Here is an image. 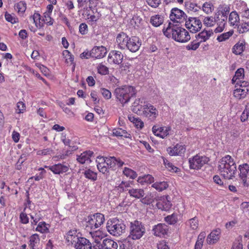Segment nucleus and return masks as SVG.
<instances>
[{"instance_id": "obj_14", "label": "nucleus", "mask_w": 249, "mask_h": 249, "mask_svg": "<svg viewBox=\"0 0 249 249\" xmlns=\"http://www.w3.org/2000/svg\"><path fill=\"white\" fill-rule=\"evenodd\" d=\"M75 249H91L92 245L90 241L85 237L80 236L72 244Z\"/></svg>"}, {"instance_id": "obj_37", "label": "nucleus", "mask_w": 249, "mask_h": 249, "mask_svg": "<svg viewBox=\"0 0 249 249\" xmlns=\"http://www.w3.org/2000/svg\"><path fill=\"white\" fill-rule=\"evenodd\" d=\"M178 216L179 215L178 213H173L165 217L164 220L168 224L174 225L178 222Z\"/></svg>"}, {"instance_id": "obj_30", "label": "nucleus", "mask_w": 249, "mask_h": 249, "mask_svg": "<svg viewBox=\"0 0 249 249\" xmlns=\"http://www.w3.org/2000/svg\"><path fill=\"white\" fill-rule=\"evenodd\" d=\"M164 21L163 17L159 15L152 16L150 18V22L155 27H159Z\"/></svg>"}, {"instance_id": "obj_22", "label": "nucleus", "mask_w": 249, "mask_h": 249, "mask_svg": "<svg viewBox=\"0 0 249 249\" xmlns=\"http://www.w3.org/2000/svg\"><path fill=\"white\" fill-rule=\"evenodd\" d=\"M220 233L219 229L213 231L207 236V243L209 245L216 243L219 239Z\"/></svg>"}, {"instance_id": "obj_63", "label": "nucleus", "mask_w": 249, "mask_h": 249, "mask_svg": "<svg viewBox=\"0 0 249 249\" xmlns=\"http://www.w3.org/2000/svg\"><path fill=\"white\" fill-rule=\"evenodd\" d=\"M79 30L82 35H86L88 33V26L85 23H82L79 25Z\"/></svg>"}, {"instance_id": "obj_36", "label": "nucleus", "mask_w": 249, "mask_h": 249, "mask_svg": "<svg viewBox=\"0 0 249 249\" xmlns=\"http://www.w3.org/2000/svg\"><path fill=\"white\" fill-rule=\"evenodd\" d=\"M152 187L159 192H161L168 187V184L165 181L156 182L152 185Z\"/></svg>"}, {"instance_id": "obj_7", "label": "nucleus", "mask_w": 249, "mask_h": 249, "mask_svg": "<svg viewBox=\"0 0 249 249\" xmlns=\"http://www.w3.org/2000/svg\"><path fill=\"white\" fill-rule=\"evenodd\" d=\"M142 115L150 122H154L159 116V112L154 106L147 103L143 106Z\"/></svg>"}, {"instance_id": "obj_29", "label": "nucleus", "mask_w": 249, "mask_h": 249, "mask_svg": "<svg viewBox=\"0 0 249 249\" xmlns=\"http://www.w3.org/2000/svg\"><path fill=\"white\" fill-rule=\"evenodd\" d=\"M245 48V42L244 41L238 42L233 46L232 51L235 54L240 55L244 51Z\"/></svg>"}, {"instance_id": "obj_26", "label": "nucleus", "mask_w": 249, "mask_h": 249, "mask_svg": "<svg viewBox=\"0 0 249 249\" xmlns=\"http://www.w3.org/2000/svg\"><path fill=\"white\" fill-rule=\"evenodd\" d=\"M127 190L130 196L136 199L141 198L145 195L144 191L142 189L130 187V188L127 189Z\"/></svg>"}, {"instance_id": "obj_64", "label": "nucleus", "mask_w": 249, "mask_h": 249, "mask_svg": "<svg viewBox=\"0 0 249 249\" xmlns=\"http://www.w3.org/2000/svg\"><path fill=\"white\" fill-rule=\"evenodd\" d=\"M236 85L239 86V88L243 89H244L249 91V83L248 82L240 81V82L237 83Z\"/></svg>"}, {"instance_id": "obj_41", "label": "nucleus", "mask_w": 249, "mask_h": 249, "mask_svg": "<svg viewBox=\"0 0 249 249\" xmlns=\"http://www.w3.org/2000/svg\"><path fill=\"white\" fill-rule=\"evenodd\" d=\"M63 55L66 59L67 64H72L73 63L74 56L68 50H64L63 52Z\"/></svg>"}, {"instance_id": "obj_51", "label": "nucleus", "mask_w": 249, "mask_h": 249, "mask_svg": "<svg viewBox=\"0 0 249 249\" xmlns=\"http://www.w3.org/2000/svg\"><path fill=\"white\" fill-rule=\"evenodd\" d=\"M4 16L6 21L11 23L12 24H15L18 22V20L17 18L9 14L7 12H5Z\"/></svg>"}, {"instance_id": "obj_44", "label": "nucleus", "mask_w": 249, "mask_h": 249, "mask_svg": "<svg viewBox=\"0 0 249 249\" xmlns=\"http://www.w3.org/2000/svg\"><path fill=\"white\" fill-rule=\"evenodd\" d=\"M130 183L129 182L122 181V182L117 186V189L119 192H123L125 191H127L128 188H130Z\"/></svg>"}, {"instance_id": "obj_40", "label": "nucleus", "mask_w": 249, "mask_h": 249, "mask_svg": "<svg viewBox=\"0 0 249 249\" xmlns=\"http://www.w3.org/2000/svg\"><path fill=\"white\" fill-rule=\"evenodd\" d=\"M240 33H244L249 31V21H241L237 26Z\"/></svg>"}, {"instance_id": "obj_13", "label": "nucleus", "mask_w": 249, "mask_h": 249, "mask_svg": "<svg viewBox=\"0 0 249 249\" xmlns=\"http://www.w3.org/2000/svg\"><path fill=\"white\" fill-rule=\"evenodd\" d=\"M124 55L121 52L113 50L111 51L107 57V61L110 64H120L122 63Z\"/></svg>"}, {"instance_id": "obj_42", "label": "nucleus", "mask_w": 249, "mask_h": 249, "mask_svg": "<svg viewBox=\"0 0 249 249\" xmlns=\"http://www.w3.org/2000/svg\"><path fill=\"white\" fill-rule=\"evenodd\" d=\"M123 174L127 177H129L132 179H134L137 177V174L136 172L127 167H125L124 168L123 170Z\"/></svg>"}, {"instance_id": "obj_34", "label": "nucleus", "mask_w": 249, "mask_h": 249, "mask_svg": "<svg viewBox=\"0 0 249 249\" xmlns=\"http://www.w3.org/2000/svg\"><path fill=\"white\" fill-rule=\"evenodd\" d=\"M142 102L140 99L135 100L132 105V110L133 112L140 114L142 110H143V106L142 105Z\"/></svg>"}, {"instance_id": "obj_47", "label": "nucleus", "mask_w": 249, "mask_h": 249, "mask_svg": "<svg viewBox=\"0 0 249 249\" xmlns=\"http://www.w3.org/2000/svg\"><path fill=\"white\" fill-rule=\"evenodd\" d=\"M215 21L216 19H215L214 18H213V17H205L203 19L204 24L208 27H211L214 25Z\"/></svg>"}, {"instance_id": "obj_6", "label": "nucleus", "mask_w": 249, "mask_h": 249, "mask_svg": "<svg viewBox=\"0 0 249 249\" xmlns=\"http://www.w3.org/2000/svg\"><path fill=\"white\" fill-rule=\"evenodd\" d=\"M126 226L122 219L113 218L109 219L107 224L108 232L115 236H119L125 232Z\"/></svg>"}, {"instance_id": "obj_1", "label": "nucleus", "mask_w": 249, "mask_h": 249, "mask_svg": "<svg viewBox=\"0 0 249 249\" xmlns=\"http://www.w3.org/2000/svg\"><path fill=\"white\" fill-rule=\"evenodd\" d=\"M178 24L173 25L169 23L166 29H163L164 35L168 38L172 37L176 41L184 43L189 41L190 36L189 32L184 28L178 26Z\"/></svg>"}, {"instance_id": "obj_45", "label": "nucleus", "mask_w": 249, "mask_h": 249, "mask_svg": "<svg viewBox=\"0 0 249 249\" xmlns=\"http://www.w3.org/2000/svg\"><path fill=\"white\" fill-rule=\"evenodd\" d=\"M98 72L101 75H106L109 72L108 68L102 63L99 64L97 67Z\"/></svg>"}, {"instance_id": "obj_32", "label": "nucleus", "mask_w": 249, "mask_h": 249, "mask_svg": "<svg viewBox=\"0 0 249 249\" xmlns=\"http://www.w3.org/2000/svg\"><path fill=\"white\" fill-rule=\"evenodd\" d=\"M113 136L116 137H124L126 138H131V135L128 133L126 130L122 128H114L112 130Z\"/></svg>"}, {"instance_id": "obj_2", "label": "nucleus", "mask_w": 249, "mask_h": 249, "mask_svg": "<svg viewBox=\"0 0 249 249\" xmlns=\"http://www.w3.org/2000/svg\"><path fill=\"white\" fill-rule=\"evenodd\" d=\"M218 169L221 176L226 179H232L237 172L235 162L230 155H226L220 160Z\"/></svg>"}, {"instance_id": "obj_58", "label": "nucleus", "mask_w": 249, "mask_h": 249, "mask_svg": "<svg viewBox=\"0 0 249 249\" xmlns=\"http://www.w3.org/2000/svg\"><path fill=\"white\" fill-rule=\"evenodd\" d=\"M163 161L165 166L166 168H168L169 170L173 171L175 172L177 171L178 168L173 165V164L167 160H164Z\"/></svg>"}, {"instance_id": "obj_38", "label": "nucleus", "mask_w": 249, "mask_h": 249, "mask_svg": "<svg viewBox=\"0 0 249 249\" xmlns=\"http://www.w3.org/2000/svg\"><path fill=\"white\" fill-rule=\"evenodd\" d=\"M48 224L45 222H40L36 228V231L41 233H46L49 232Z\"/></svg>"}, {"instance_id": "obj_57", "label": "nucleus", "mask_w": 249, "mask_h": 249, "mask_svg": "<svg viewBox=\"0 0 249 249\" xmlns=\"http://www.w3.org/2000/svg\"><path fill=\"white\" fill-rule=\"evenodd\" d=\"M71 154V151L70 150H66L63 153H61L59 155L56 156V158H57L58 160H64L66 159L68 157H69L70 155Z\"/></svg>"}, {"instance_id": "obj_31", "label": "nucleus", "mask_w": 249, "mask_h": 249, "mask_svg": "<svg viewBox=\"0 0 249 249\" xmlns=\"http://www.w3.org/2000/svg\"><path fill=\"white\" fill-rule=\"evenodd\" d=\"M229 21L232 26H237L240 23V19L238 15L235 11L231 13L229 18Z\"/></svg>"}, {"instance_id": "obj_19", "label": "nucleus", "mask_w": 249, "mask_h": 249, "mask_svg": "<svg viewBox=\"0 0 249 249\" xmlns=\"http://www.w3.org/2000/svg\"><path fill=\"white\" fill-rule=\"evenodd\" d=\"M240 171L239 177L242 180V182L245 186H248L247 183V178L249 175V165L247 163H244L239 166Z\"/></svg>"}, {"instance_id": "obj_35", "label": "nucleus", "mask_w": 249, "mask_h": 249, "mask_svg": "<svg viewBox=\"0 0 249 249\" xmlns=\"http://www.w3.org/2000/svg\"><path fill=\"white\" fill-rule=\"evenodd\" d=\"M249 90L237 88L233 91V95L235 97L238 99L244 98L248 94Z\"/></svg>"}, {"instance_id": "obj_11", "label": "nucleus", "mask_w": 249, "mask_h": 249, "mask_svg": "<svg viewBox=\"0 0 249 249\" xmlns=\"http://www.w3.org/2000/svg\"><path fill=\"white\" fill-rule=\"evenodd\" d=\"M186 27L190 32L195 33L200 30L202 23L200 19L196 18L190 17L185 22Z\"/></svg>"}, {"instance_id": "obj_62", "label": "nucleus", "mask_w": 249, "mask_h": 249, "mask_svg": "<svg viewBox=\"0 0 249 249\" xmlns=\"http://www.w3.org/2000/svg\"><path fill=\"white\" fill-rule=\"evenodd\" d=\"M146 2L151 7L157 8L160 3V0H146Z\"/></svg>"}, {"instance_id": "obj_15", "label": "nucleus", "mask_w": 249, "mask_h": 249, "mask_svg": "<svg viewBox=\"0 0 249 249\" xmlns=\"http://www.w3.org/2000/svg\"><path fill=\"white\" fill-rule=\"evenodd\" d=\"M152 231L154 235L163 237L167 234L168 228L165 224L159 223L153 227Z\"/></svg>"}, {"instance_id": "obj_23", "label": "nucleus", "mask_w": 249, "mask_h": 249, "mask_svg": "<svg viewBox=\"0 0 249 249\" xmlns=\"http://www.w3.org/2000/svg\"><path fill=\"white\" fill-rule=\"evenodd\" d=\"M93 152L91 151H86L80 155L77 156V160L81 164H84L86 162L90 163L91 162L90 158L92 156Z\"/></svg>"}, {"instance_id": "obj_55", "label": "nucleus", "mask_w": 249, "mask_h": 249, "mask_svg": "<svg viewBox=\"0 0 249 249\" xmlns=\"http://www.w3.org/2000/svg\"><path fill=\"white\" fill-rule=\"evenodd\" d=\"M97 167L99 172H101L104 174H107L109 172V168L107 165L106 162L100 165H97Z\"/></svg>"}, {"instance_id": "obj_48", "label": "nucleus", "mask_w": 249, "mask_h": 249, "mask_svg": "<svg viewBox=\"0 0 249 249\" xmlns=\"http://www.w3.org/2000/svg\"><path fill=\"white\" fill-rule=\"evenodd\" d=\"M15 8L18 13H23L26 9V4L24 1H19L15 5Z\"/></svg>"}, {"instance_id": "obj_4", "label": "nucleus", "mask_w": 249, "mask_h": 249, "mask_svg": "<svg viewBox=\"0 0 249 249\" xmlns=\"http://www.w3.org/2000/svg\"><path fill=\"white\" fill-rule=\"evenodd\" d=\"M104 222V215L101 213H96L89 215L86 218L84 226L85 230L92 234V231L97 230Z\"/></svg>"}, {"instance_id": "obj_20", "label": "nucleus", "mask_w": 249, "mask_h": 249, "mask_svg": "<svg viewBox=\"0 0 249 249\" xmlns=\"http://www.w3.org/2000/svg\"><path fill=\"white\" fill-rule=\"evenodd\" d=\"M167 151L170 156L181 155L185 153L186 148L184 145L177 144L173 147H168Z\"/></svg>"}, {"instance_id": "obj_33", "label": "nucleus", "mask_w": 249, "mask_h": 249, "mask_svg": "<svg viewBox=\"0 0 249 249\" xmlns=\"http://www.w3.org/2000/svg\"><path fill=\"white\" fill-rule=\"evenodd\" d=\"M157 207L162 211H167L172 206V204L167 198L161 201L158 202L157 204Z\"/></svg>"}, {"instance_id": "obj_18", "label": "nucleus", "mask_w": 249, "mask_h": 249, "mask_svg": "<svg viewBox=\"0 0 249 249\" xmlns=\"http://www.w3.org/2000/svg\"><path fill=\"white\" fill-rule=\"evenodd\" d=\"M107 53V50L104 46H95L90 51L91 57L100 59L104 57Z\"/></svg>"}, {"instance_id": "obj_52", "label": "nucleus", "mask_w": 249, "mask_h": 249, "mask_svg": "<svg viewBox=\"0 0 249 249\" xmlns=\"http://www.w3.org/2000/svg\"><path fill=\"white\" fill-rule=\"evenodd\" d=\"M241 21H249V9L245 7L241 12Z\"/></svg>"}, {"instance_id": "obj_50", "label": "nucleus", "mask_w": 249, "mask_h": 249, "mask_svg": "<svg viewBox=\"0 0 249 249\" xmlns=\"http://www.w3.org/2000/svg\"><path fill=\"white\" fill-rule=\"evenodd\" d=\"M153 196L152 195L151 193L147 194L145 197L141 198V201L142 203L144 204H150L153 201Z\"/></svg>"}, {"instance_id": "obj_46", "label": "nucleus", "mask_w": 249, "mask_h": 249, "mask_svg": "<svg viewBox=\"0 0 249 249\" xmlns=\"http://www.w3.org/2000/svg\"><path fill=\"white\" fill-rule=\"evenodd\" d=\"M232 31H229L226 33H224L218 36L217 37V40L219 42L224 41L226 39H228L230 36H231L232 35Z\"/></svg>"}, {"instance_id": "obj_16", "label": "nucleus", "mask_w": 249, "mask_h": 249, "mask_svg": "<svg viewBox=\"0 0 249 249\" xmlns=\"http://www.w3.org/2000/svg\"><path fill=\"white\" fill-rule=\"evenodd\" d=\"M171 129V127H159L158 125H154L152 127L153 133L162 139L165 138L169 135V131Z\"/></svg>"}, {"instance_id": "obj_28", "label": "nucleus", "mask_w": 249, "mask_h": 249, "mask_svg": "<svg viewBox=\"0 0 249 249\" xmlns=\"http://www.w3.org/2000/svg\"><path fill=\"white\" fill-rule=\"evenodd\" d=\"M80 236L81 235H79V233L76 230H71L67 232L66 239L68 242L71 243L72 245Z\"/></svg>"}, {"instance_id": "obj_60", "label": "nucleus", "mask_w": 249, "mask_h": 249, "mask_svg": "<svg viewBox=\"0 0 249 249\" xmlns=\"http://www.w3.org/2000/svg\"><path fill=\"white\" fill-rule=\"evenodd\" d=\"M25 104L22 102H18L17 105L16 112L18 113H23L25 110Z\"/></svg>"}, {"instance_id": "obj_53", "label": "nucleus", "mask_w": 249, "mask_h": 249, "mask_svg": "<svg viewBox=\"0 0 249 249\" xmlns=\"http://www.w3.org/2000/svg\"><path fill=\"white\" fill-rule=\"evenodd\" d=\"M202 10L206 13L210 14L213 10V6L211 3L205 2L202 6Z\"/></svg>"}, {"instance_id": "obj_49", "label": "nucleus", "mask_w": 249, "mask_h": 249, "mask_svg": "<svg viewBox=\"0 0 249 249\" xmlns=\"http://www.w3.org/2000/svg\"><path fill=\"white\" fill-rule=\"evenodd\" d=\"M200 42H197L196 41L194 40L190 42L189 44H188L186 46V48L187 50L195 51L198 48V47L200 46Z\"/></svg>"}, {"instance_id": "obj_43", "label": "nucleus", "mask_w": 249, "mask_h": 249, "mask_svg": "<svg viewBox=\"0 0 249 249\" xmlns=\"http://www.w3.org/2000/svg\"><path fill=\"white\" fill-rule=\"evenodd\" d=\"M85 177L89 179L95 181L97 178V173L90 169L87 170L84 172Z\"/></svg>"}, {"instance_id": "obj_39", "label": "nucleus", "mask_w": 249, "mask_h": 249, "mask_svg": "<svg viewBox=\"0 0 249 249\" xmlns=\"http://www.w3.org/2000/svg\"><path fill=\"white\" fill-rule=\"evenodd\" d=\"M27 208V206L26 205L23 211L19 214V221L23 224H27L29 222V218L25 212Z\"/></svg>"}, {"instance_id": "obj_8", "label": "nucleus", "mask_w": 249, "mask_h": 249, "mask_svg": "<svg viewBox=\"0 0 249 249\" xmlns=\"http://www.w3.org/2000/svg\"><path fill=\"white\" fill-rule=\"evenodd\" d=\"M209 161V158L196 155L189 159V162L191 169L198 170Z\"/></svg>"}, {"instance_id": "obj_61", "label": "nucleus", "mask_w": 249, "mask_h": 249, "mask_svg": "<svg viewBox=\"0 0 249 249\" xmlns=\"http://www.w3.org/2000/svg\"><path fill=\"white\" fill-rule=\"evenodd\" d=\"M186 7L188 10L193 12H196L200 9V7L194 3H190L186 5Z\"/></svg>"}, {"instance_id": "obj_25", "label": "nucleus", "mask_w": 249, "mask_h": 249, "mask_svg": "<svg viewBox=\"0 0 249 249\" xmlns=\"http://www.w3.org/2000/svg\"><path fill=\"white\" fill-rule=\"evenodd\" d=\"M213 34L212 30H207L204 29L202 32L196 36V37L200 43L202 42H205L208 40L210 37Z\"/></svg>"}, {"instance_id": "obj_12", "label": "nucleus", "mask_w": 249, "mask_h": 249, "mask_svg": "<svg viewBox=\"0 0 249 249\" xmlns=\"http://www.w3.org/2000/svg\"><path fill=\"white\" fill-rule=\"evenodd\" d=\"M141 45L140 38L136 36L129 37L127 43L126 48L129 51L135 53L139 50Z\"/></svg>"}, {"instance_id": "obj_3", "label": "nucleus", "mask_w": 249, "mask_h": 249, "mask_svg": "<svg viewBox=\"0 0 249 249\" xmlns=\"http://www.w3.org/2000/svg\"><path fill=\"white\" fill-rule=\"evenodd\" d=\"M129 235L124 241L123 245L124 247L132 246L130 239L137 240L140 239L145 233V228L142 222L135 220L129 222L128 225Z\"/></svg>"}, {"instance_id": "obj_59", "label": "nucleus", "mask_w": 249, "mask_h": 249, "mask_svg": "<svg viewBox=\"0 0 249 249\" xmlns=\"http://www.w3.org/2000/svg\"><path fill=\"white\" fill-rule=\"evenodd\" d=\"M234 76L238 80L243 79L244 77V69L243 68L237 69L235 73Z\"/></svg>"}, {"instance_id": "obj_17", "label": "nucleus", "mask_w": 249, "mask_h": 249, "mask_svg": "<svg viewBox=\"0 0 249 249\" xmlns=\"http://www.w3.org/2000/svg\"><path fill=\"white\" fill-rule=\"evenodd\" d=\"M46 167H47L46 166ZM49 169L51 170L54 174H62L68 171L69 166L62 163L55 164L54 165L48 167Z\"/></svg>"}, {"instance_id": "obj_21", "label": "nucleus", "mask_w": 249, "mask_h": 249, "mask_svg": "<svg viewBox=\"0 0 249 249\" xmlns=\"http://www.w3.org/2000/svg\"><path fill=\"white\" fill-rule=\"evenodd\" d=\"M129 38V36L124 33L118 34L116 37L118 47L121 49H126Z\"/></svg>"}, {"instance_id": "obj_54", "label": "nucleus", "mask_w": 249, "mask_h": 249, "mask_svg": "<svg viewBox=\"0 0 249 249\" xmlns=\"http://www.w3.org/2000/svg\"><path fill=\"white\" fill-rule=\"evenodd\" d=\"M188 224L190 225L191 229L196 230L198 228V220L196 217H195L189 219L188 221Z\"/></svg>"}, {"instance_id": "obj_5", "label": "nucleus", "mask_w": 249, "mask_h": 249, "mask_svg": "<svg viewBox=\"0 0 249 249\" xmlns=\"http://www.w3.org/2000/svg\"><path fill=\"white\" fill-rule=\"evenodd\" d=\"M136 93L135 88L131 86H124L116 88L114 91L116 99L123 105L128 103Z\"/></svg>"}, {"instance_id": "obj_27", "label": "nucleus", "mask_w": 249, "mask_h": 249, "mask_svg": "<svg viewBox=\"0 0 249 249\" xmlns=\"http://www.w3.org/2000/svg\"><path fill=\"white\" fill-rule=\"evenodd\" d=\"M29 247L31 249H39L40 238L38 234L35 233L29 237Z\"/></svg>"}, {"instance_id": "obj_24", "label": "nucleus", "mask_w": 249, "mask_h": 249, "mask_svg": "<svg viewBox=\"0 0 249 249\" xmlns=\"http://www.w3.org/2000/svg\"><path fill=\"white\" fill-rule=\"evenodd\" d=\"M106 162L108 168L114 169L117 165L118 167L122 166L124 162L119 159H116L114 157H107Z\"/></svg>"}, {"instance_id": "obj_10", "label": "nucleus", "mask_w": 249, "mask_h": 249, "mask_svg": "<svg viewBox=\"0 0 249 249\" xmlns=\"http://www.w3.org/2000/svg\"><path fill=\"white\" fill-rule=\"evenodd\" d=\"M96 244L93 245V249H117L118 244L114 240L106 238L102 243L98 239L95 240Z\"/></svg>"}, {"instance_id": "obj_56", "label": "nucleus", "mask_w": 249, "mask_h": 249, "mask_svg": "<svg viewBox=\"0 0 249 249\" xmlns=\"http://www.w3.org/2000/svg\"><path fill=\"white\" fill-rule=\"evenodd\" d=\"M51 14L44 13V21L47 25H52L54 20L51 17Z\"/></svg>"}, {"instance_id": "obj_9", "label": "nucleus", "mask_w": 249, "mask_h": 249, "mask_svg": "<svg viewBox=\"0 0 249 249\" xmlns=\"http://www.w3.org/2000/svg\"><path fill=\"white\" fill-rule=\"evenodd\" d=\"M186 18L187 16L184 12L178 8H174L171 11L170 18L173 25L183 22Z\"/></svg>"}]
</instances>
